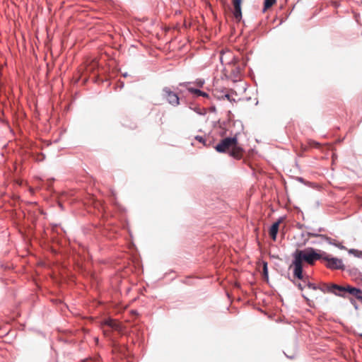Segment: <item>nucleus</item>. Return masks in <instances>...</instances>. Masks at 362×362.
Here are the masks:
<instances>
[{"mask_svg": "<svg viewBox=\"0 0 362 362\" xmlns=\"http://www.w3.org/2000/svg\"><path fill=\"white\" fill-rule=\"evenodd\" d=\"M307 235H308V238L319 237L322 240H325L327 241L329 244H333L334 245L338 246L337 244H336L335 243L333 242L334 240H332V238L327 237L325 235H321V234H318V233H314V232H308L307 233Z\"/></svg>", "mask_w": 362, "mask_h": 362, "instance_id": "9b49d317", "label": "nucleus"}, {"mask_svg": "<svg viewBox=\"0 0 362 362\" xmlns=\"http://www.w3.org/2000/svg\"><path fill=\"white\" fill-rule=\"evenodd\" d=\"M308 144L310 146L315 147V148H319L320 146V144L318 142H316L315 141H311V140L308 141Z\"/></svg>", "mask_w": 362, "mask_h": 362, "instance_id": "f3484780", "label": "nucleus"}, {"mask_svg": "<svg viewBox=\"0 0 362 362\" xmlns=\"http://www.w3.org/2000/svg\"><path fill=\"white\" fill-rule=\"evenodd\" d=\"M98 68V62L96 59H91L86 64V72L94 74L95 70Z\"/></svg>", "mask_w": 362, "mask_h": 362, "instance_id": "1a4fd4ad", "label": "nucleus"}, {"mask_svg": "<svg viewBox=\"0 0 362 362\" xmlns=\"http://www.w3.org/2000/svg\"><path fill=\"white\" fill-rule=\"evenodd\" d=\"M243 0H232V4L233 6V17L236 20V21L239 22L242 18V11H241V4Z\"/></svg>", "mask_w": 362, "mask_h": 362, "instance_id": "0eeeda50", "label": "nucleus"}, {"mask_svg": "<svg viewBox=\"0 0 362 362\" xmlns=\"http://www.w3.org/2000/svg\"><path fill=\"white\" fill-rule=\"evenodd\" d=\"M349 253L354 254L355 256L357 257H362V252L356 250H350Z\"/></svg>", "mask_w": 362, "mask_h": 362, "instance_id": "dca6fc26", "label": "nucleus"}, {"mask_svg": "<svg viewBox=\"0 0 362 362\" xmlns=\"http://www.w3.org/2000/svg\"><path fill=\"white\" fill-rule=\"evenodd\" d=\"M320 289L323 292L332 293L341 297H346V293H349L352 296H354L358 300H362V291L349 285L343 286L334 284H324Z\"/></svg>", "mask_w": 362, "mask_h": 362, "instance_id": "f03ea898", "label": "nucleus"}, {"mask_svg": "<svg viewBox=\"0 0 362 362\" xmlns=\"http://www.w3.org/2000/svg\"><path fill=\"white\" fill-rule=\"evenodd\" d=\"M323 252L322 253H318L317 251L313 247H308L303 250H297L294 255V259L299 260L300 263L303 264V262L305 261L308 264L313 265L316 260L320 259L322 258Z\"/></svg>", "mask_w": 362, "mask_h": 362, "instance_id": "7ed1b4c3", "label": "nucleus"}, {"mask_svg": "<svg viewBox=\"0 0 362 362\" xmlns=\"http://www.w3.org/2000/svg\"><path fill=\"white\" fill-rule=\"evenodd\" d=\"M300 281H301V282H299L296 284L300 290H303L306 286H308L309 288H312L314 290L317 289V287L314 284L310 283L307 280V278H305V279H303V280H300Z\"/></svg>", "mask_w": 362, "mask_h": 362, "instance_id": "f8f14e48", "label": "nucleus"}, {"mask_svg": "<svg viewBox=\"0 0 362 362\" xmlns=\"http://www.w3.org/2000/svg\"><path fill=\"white\" fill-rule=\"evenodd\" d=\"M361 337H362V334H361Z\"/></svg>", "mask_w": 362, "mask_h": 362, "instance_id": "412c9836", "label": "nucleus"}, {"mask_svg": "<svg viewBox=\"0 0 362 362\" xmlns=\"http://www.w3.org/2000/svg\"><path fill=\"white\" fill-rule=\"evenodd\" d=\"M162 95L164 98H165L168 103L173 105L176 106L179 105V98L175 92L172 91L171 89L168 87H165L162 90Z\"/></svg>", "mask_w": 362, "mask_h": 362, "instance_id": "39448f33", "label": "nucleus"}, {"mask_svg": "<svg viewBox=\"0 0 362 362\" xmlns=\"http://www.w3.org/2000/svg\"><path fill=\"white\" fill-rule=\"evenodd\" d=\"M238 134L222 139L215 146V149L219 153H228L230 156L240 159L243 156V149L238 144Z\"/></svg>", "mask_w": 362, "mask_h": 362, "instance_id": "f257e3e1", "label": "nucleus"}, {"mask_svg": "<svg viewBox=\"0 0 362 362\" xmlns=\"http://www.w3.org/2000/svg\"><path fill=\"white\" fill-rule=\"evenodd\" d=\"M204 83V81L202 79H199L196 81V84L199 86V87H202Z\"/></svg>", "mask_w": 362, "mask_h": 362, "instance_id": "a211bd4d", "label": "nucleus"}, {"mask_svg": "<svg viewBox=\"0 0 362 362\" xmlns=\"http://www.w3.org/2000/svg\"><path fill=\"white\" fill-rule=\"evenodd\" d=\"M281 223V220L274 223L269 229V236L271 238L275 241L276 239V235L279 231V224Z\"/></svg>", "mask_w": 362, "mask_h": 362, "instance_id": "9d476101", "label": "nucleus"}, {"mask_svg": "<svg viewBox=\"0 0 362 362\" xmlns=\"http://www.w3.org/2000/svg\"><path fill=\"white\" fill-rule=\"evenodd\" d=\"M187 89L190 93H194L197 95L203 96V97H206V98L209 97V95L206 93L203 92L199 89H196V88H188Z\"/></svg>", "mask_w": 362, "mask_h": 362, "instance_id": "ddd939ff", "label": "nucleus"}, {"mask_svg": "<svg viewBox=\"0 0 362 362\" xmlns=\"http://www.w3.org/2000/svg\"><path fill=\"white\" fill-rule=\"evenodd\" d=\"M276 2V0H264L263 11L265 12L267 10L270 8Z\"/></svg>", "mask_w": 362, "mask_h": 362, "instance_id": "4468645a", "label": "nucleus"}, {"mask_svg": "<svg viewBox=\"0 0 362 362\" xmlns=\"http://www.w3.org/2000/svg\"><path fill=\"white\" fill-rule=\"evenodd\" d=\"M293 264L294 267L293 275L295 277L298 278L299 280H303V279L307 278V276L303 275V264L300 263L299 260L294 259Z\"/></svg>", "mask_w": 362, "mask_h": 362, "instance_id": "6e6552de", "label": "nucleus"}, {"mask_svg": "<svg viewBox=\"0 0 362 362\" xmlns=\"http://www.w3.org/2000/svg\"><path fill=\"white\" fill-rule=\"evenodd\" d=\"M195 139H196L197 140H198L199 142L204 144V139H203L202 136H197L195 137Z\"/></svg>", "mask_w": 362, "mask_h": 362, "instance_id": "6ab92c4d", "label": "nucleus"}, {"mask_svg": "<svg viewBox=\"0 0 362 362\" xmlns=\"http://www.w3.org/2000/svg\"><path fill=\"white\" fill-rule=\"evenodd\" d=\"M103 326H107L110 328L118 332V333L123 334H124V327L123 325L118 321L115 320L109 319L105 320L103 322Z\"/></svg>", "mask_w": 362, "mask_h": 362, "instance_id": "423d86ee", "label": "nucleus"}, {"mask_svg": "<svg viewBox=\"0 0 362 362\" xmlns=\"http://www.w3.org/2000/svg\"><path fill=\"white\" fill-rule=\"evenodd\" d=\"M103 332H104V334H105V335H107V334H108V331H107V330L103 329Z\"/></svg>", "mask_w": 362, "mask_h": 362, "instance_id": "aec40b11", "label": "nucleus"}, {"mask_svg": "<svg viewBox=\"0 0 362 362\" xmlns=\"http://www.w3.org/2000/svg\"><path fill=\"white\" fill-rule=\"evenodd\" d=\"M263 275L265 279H268V269L267 263L266 262H263Z\"/></svg>", "mask_w": 362, "mask_h": 362, "instance_id": "2eb2a0df", "label": "nucleus"}, {"mask_svg": "<svg viewBox=\"0 0 362 362\" xmlns=\"http://www.w3.org/2000/svg\"><path fill=\"white\" fill-rule=\"evenodd\" d=\"M322 260L327 262L326 266L332 269H342L343 263L341 259L332 257L330 255H327L326 252H323Z\"/></svg>", "mask_w": 362, "mask_h": 362, "instance_id": "20e7f679", "label": "nucleus"}]
</instances>
